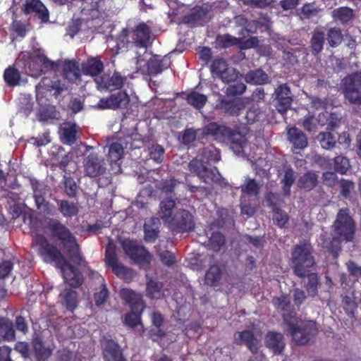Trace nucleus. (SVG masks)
<instances>
[{"label": "nucleus", "mask_w": 361, "mask_h": 361, "mask_svg": "<svg viewBox=\"0 0 361 361\" xmlns=\"http://www.w3.org/2000/svg\"><path fill=\"white\" fill-rule=\"evenodd\" d=\"M105 262L111 268L118 263L115 246L111 243H109L106 248Z\"/></svg>", "instance_id": "obj_54"}, {"label": "nucleus", "mask_w": 361, "mask_h": 361, "mask_svg": "<svg viewBox=\"0 0 361 361\" xmlns=\"http://www.w3.org/2000/svg\"><path fill=\"white\" fill-rule=\"evenodd\" d=\"M225 239L224 235L219 232L213 233L209 238L208 246L214 251H219L224 244Z\"/></svg>", "instance_id": "obj_51"}, {"label": "nucleus", "mask_w": 361, "mask_h": 361, "mask_svg": "<svg viewBox=\"0 0 361 361\" xmlns=\"http://www.w3.org/2000/svg\"><path fill=\"white\" fill-rule=\"evenodd\" d=\"M147 295L152 299H160L164 296L161 283L150 280L147 283Z\"/></svg>", "instance_id": "obj_42"}, {"label": "nucleus", "mask_w": 361, "mask_h": 361, "mask_svg": "<svg viewBox=\"0 0 361 361\" xmlns=\"http://www.w3.org/2000/svg\"><path fill=\"white\" fill-rule=\"evenodd\" d=\"M216 107L229 115L238 116L245 109V102L240 99L229 101L221 99Z\"/></svg>", "instance_id": "obj_22"}, {"label": "nucleus", "mask_w": 361, "mask_h": 361, "mask_svg": "<svg viewBox=\"0 0 361 361\" xmlns=\"http://www.w3.org/2000/svg\"><path fill=\"white\" fill-rule=\"evenodd\" d=\"M122 247L125 253L135 262L142 264L149 263L150 260L149 253L136 242L130 240H124Z\"/></svg>", "instance_id": "obj_10"}, {"label": "nucleus", "mask_w": 361, "mask_h": 361, "mask_svg": "<svg viewBox=\"0 0 361 361\" xmlns=\"http://www.w3.org/2000/svg\"><path fill=\"white\" fill-rule=\"evenodd\" d=\"M260 118V111L258 106H252L250 108L245 116V118L248 123H253L255 121H258Z\"/></svg>", "instance_id": "obj_61"}, {"label": "nucleus", "mask_w": 361, "mask_h": 361, "mask_svg": "<svg viewBox=\"0 0 361 361\" xmlns=\"http://www.w3.org/2000/svg\"><path fill=\"white\" fill-rule=\"evenodd\" d=\"M205 282L207 285L214 287L220 285L227 286L231 283V277L224 273L219 265L213 264L210 266L205 274Z\"/></svg>", "instance_id": "obj_14"}, {"label": "nucleus", "mask_w": 361, "mask_h": 361, "mask_svg": "<svg viewBox=\"0 0 361 361\" xmlns=\"http://www.w3.org/2000/svg\"><path fill=\"white\" fill-rule=\"evenodd\" d=\"M33 347L38 361H46L51 354V349L45 348L40 338H36L34 339Z\"/></svg>", "instance_id": "obj_38"}, {"label": "nucleus", "mask_w": 361, "mask_h": 361, "mask_svg": "<svg viewBox=\"0 0 361 361\" xmlns=\"http://www.w3.org/2000/svg\"><path fill=\"white\" fill-rule=\"evenodd\" d=\"M273 219L279 226L283 227L288 221V216L281 209L274 208Z\"/></svg>", "instance_id": "obj_60"}, {"label": "nucleus", "mask_w": 361, "mask_h": 361, "mask_svg": "<svg viewBox=\"0 0 361 361\" xmlns=\"http://www.w3.org/2000/svg\"><path fill=\"white\" fill-rule=\"evenodd\" d=\"M158 222L159 220L157 219H151L145 222L144 229L145 238L147 241L153 242L157 238L159 233Z\"/></svg>", "instance_id": "obj_37"}, {"label": "nucleus", "mask_w": 361, "mask_h": 361, "mask_svg": "<svg viewBox=\"0 0 361 361\" xmlns=\"http://www.w3.org/2000/svg\"><path fill=\"white\" fill-rule=\"evenodd\" d=\"M332 16L335 20L345 23L353 19L354 12L348 7H340L333 11Z\"/></svg>", "instance_id": "obj_40"}, {"label": "nucleus", "mask_w": 361, "mask_h": 361, "mask_svg": "<svg viewBox=\"0 0 361 361\" xmlns=\"http://www.w3.org/2000/svg\"><path fill=\"white\" fill-rule=\"evenodd\" d=\"M327 40L331 47L338 46L342 41L341 30L337 27L331 28L328 32Z\"/></svg>", "instance_id": "obj_55"}, {"label": "nucleus", "mask_w": 361, "mask_h": 361, "mask_svg": "<svg viewBox=\"0 0 361 361\" xmlns=\"http://www.w3.org/2000/svg\"><path fill=\"white\" fill-rule=\"evenodd\" d=\"M288 140L297 149H304L308 143L303 132L296 128H291L288 130Z\"/></svg>", "instance_id": "obj_28"}, {"label": "nucleus", "mask_w": 361, "mask_h": 361, "mask_svg": "<svg viewBox=\"0 0 361 361\" xmlns=\"http://www.w3.org/2000/svg\"><path fill=\"white\" fill-rule=\"evenodd\" d=\"M114 273L118 277L126 279L128 274H130V269L124 267L121 263H118L115 266L111 267Z\"/></svg>", "instance_id": "obj_63"}, {"label": "nucleus", "mask_w": 361, "mask_h": 361, "mask_svg": "<svg viewBox=\"0 0 361 361\" xmlns=\"http://www.w3.org/2000/svg\"><path fill=\"white\" fill-rule=\"evenodd\" d=\"M61 302L66 308L73 311L77 305L76 293L71 289H67L60 295Z\"/></svg>", "instance_id": "obj_43"}, {"label": "nucleus", "mask_w": 361, "mask_h": 361, "mask_svg": "<svg viewBox=\"0 0 361 361\" xmlns=\"http://www.w3.org/2000/svg\"><path fill=\"white\" fill-rule=\"evenodd\" d=\"M317 179L315 173L308 172L300 178L298 184L300 188L311 190L315 186Z\"/></svg>", "instance_id": "obj_46"}, {"label": "nucleus", "mask_w": 361, "mask_h": 361, "mask_svg": "<svg viewBox=\"0 0 361 361\" xmlns=\"http://www.w3.org/2000/svg\"><path fill=\"white\" fill-rule=\"evenodd\" d=\"M325 30L324 28H317L314 31L311 39V47L314 54L320 52L324 42Z\"/></svg>", "instance_id": "obj_39"}, {"label": "nucleus", "mask_w": 361, "mask_h": 361, "mask_svg": "<svg viewBox=\"0 0 361 361\" xmlns=\"http://www.w3.org/2000/svg\"><path fill=\"white\" fill-rule=\"evenodd\" d=\"M246 130L243 132L232 131L229 128V135L228 136L227 141H229L231 145V147H239L243 149L246 145L247 139L245 137Z\"/></svg>", "instance_id": "obj_36"}, {"label": "nucleus", "mask_w": 361, "mask_h": 361, "mask_svg": "<svg viewBox=\"0 0 361 361\" xmlns=\"http://www.w3.org/2000/svg\"><path fill=\"white\" fill-rule=\"evenodd\" d=\"M213 74L220 78L224 82H231L238 78L240 73L233 68H228L226 61L222 58L214 60L211 66Z\"/></svg>", "instance_id": "obj_11"}, {"label": "nucleus", "mask_w": 361, "mask_h": 361, "mask_svg": "<svg viewBox=\"0 0 361 361\" xmlns=\"http://www.w3.org/2000/svg\"><path fill=\"white\" fill-rule=\"evenodd\" d=\"M175 202L171 198L162 200L159 204L158 215L167 225L176 213Z\"/></svg>", "instance_id": "obj_25"}, {"label": "nucleus", "mask_w": 361, "mask_h": 361, "mask_svg": "<svg viewBox=\"0 0 361 361\" xmlns=\"http://www.w3.org/2000/svg\"><path fill=\"white\" fill-rule=\"evenodd\" d=\"M137 71L149 75H156L168 68L171 65L170 58L166 55L151 56L147 51L140 53L135 59Z\"/></svg>", "instance_id": "obj_6"}, {"label": "nucleus", "mask_w": 361, "mask_h": 361, "mask_svg": "<svg viewBox=\"0 0 361 361\" xmlns=\"http://www.w3.org/2000/svg\"><path fill=\"white\" fill-rule=\"evenodd\" d=\"M56 90L58 93H60L62 88L59 87L58 85L54 82H53L48 78H43L42 81L36 86V97L39 99V94L42 90H47L50 91L51 90Z\"/></svg>", "instance_id": "obj_48"}, {"label": "nucleus", "mask_w": 361, "mask_h": 361, "mask_svg": "<svg viewBox=\"0 0 361 361\" xmlns=\"http://www.w3.org/2000/svg\"><path fill=\"white\" fill-rule=\"evenodd\" d=\"M335 171L341 174H345L350 168L349 160L342 156H338L334 159Z\"/></svg>", "instance_id": "obj_52"}, {"label": "nucleus", "mask_w": 361, "mask_h": 361, "mask_svg": "<svg viewBox=\"0 0 361 361\" xmlns=\"http://www.w3.org/2000/svg\"><path fill=\"white\" fill-rule=\"evenodd\" d=\"M120 295L133 310L132 312L126 314L125 322L128 326L134 327L140 323V313L144 309L142 296L128 288H122L120 291Z\"/></svg>", "instance_id": "obj_7"}, {"label": "nucleus", "mask_w": 361, "mask_h": 361, "mask_svg": "<svg viewBox=\"0 0 361 361\" xmlns=\"http://www.w3.org/2000/svg\"><path fill=\"white\" fill-rule=\"evenodd\" d=\"M164 149L160 145H152L149 148V156L157 163H161L164 159Z\"/></svg>", "instance_id": "obj_57"}, {"label": "nucleus", "mask_w": 361, "mask_h": 361, "mask_svg": "<svg viewBox=\"0 0 361 361\" xmlns=\"http://www.w3.org/2000/svg\"><path fill=\"white\" fill-rule=\"evenodd\" d=\"M340 188L341 195L345 197H348L351 191L354 190L355 184L352 181L343 179L340 182Z\"/></svg>", "instance_id": "obj_62"}, {"label": "nucleus", "mask_w": 361, "mask_h": 361, "mask_svg": "<svg viewBox=\"0 0 361 361\" xmlns=\"http://www.w3.org/2000/svg\"><path fill=\"white\" fill-rule=\"evenodd\" d=\"M128 141L118 140L114 142L109 146V157L111 164H114L119 167V161L122 159L124 153V149L127 147Z\"/></svg>", "instance_id": "obj_23"}, {"label": "nucleus", "mask_w": 361, "mask_h": 361, "mask_svg": "<svg viewBox=\"0 0 361 361\" xmlns=\"http://www.w3.org/2000/svg\"><path fill=\"white\" fill-rule=\"evenodd\" d=\"M59 211L63 216L72 217L78 214V209L75 203L61 200L59 202Z\"/></svg>", "instance_id": "obj_45"}, {"label": "nucleus", "mask_w": 361, "mask_h": 361, "mask_svg": "<svg viewBox=\"0 0 361 361\" xmlns=\"http://www.w3.org/2000/svg\"><path fill=\"white\" fill-rule=\"evenodd\" d=\"M159 257L161 261L167 266H170L175 262V257L171 252H162L159 254Z\"/></svg>", "instance_id": "obj_64"}, {"label": "nucleus", "mask_w": 361, "mask_h": 361, "mask_svg": "<svg viewBox=\"0 0 361 361\" xmlns=\"http://www.w3.org/2000/svg\"><path fill=\"white\" fill-rule=\"evenodd\" d=\"M126 78H123L118 73H115L109 79L105 80L102 78L101 82H97L101 88L105 87L110 90L119 89L123 85Z\"/></svg>", "instance_id": "obj_33"}, {"label": "nucleus", "mask_w": 361, "mask_h": 361, "mask_svg": "<svg viewBox=\"0 0 361 361\" xmlns=\"http://www.w3.org/2000/svg\"><path fill=\"white\" fill-rule=\"evenodd\" d=\"M341 89L350 104H361V71L350 74L342 80Z\"/></svg>", "instance_id": "obj_8"}, {"label": "nucleus", "mask_w": 361, "mask_h": 361, "mask_svg": "<svg viewBox=\"0 0 361 361\" xmlns=\"http://www.w3.org/2000/svg\"><path fill=\"white\" fill-rule=\"evenodd\" d=\"M85 172L90 177H97L104 173L106 164L104 160L97 154H90L85 161Z\"/></svg>", "instance_id": "obj_16"}, {"label": "nucleus", "mask_w": 361, "mask_h": 361, "mask_svg": "<svg viewBox=\"0 0 361 361\" xmlns=\"http://www.w3.org/2000/svg\"><path fill=\"white\" fill-rule=\"evenodd\" d=\"M0 337L7 341H13L15 338L13 323L4 317H0Z\"/></svg>", "instance_id": "obj_35"}, {"label": "nucleus", "mask_w": 361, "mask_h": 361, "mask_svg": "<svg viewBox=\"0 0 361 361\" xmlns=\"http://www.w3.org/2000/svg\"><path fill=\"white\" fill-rule=\"evenodd\" d=\"M25 60V69L26 73L33 77H38L42 73V68L40 63L35 56V50L28 56L27 54H21L18 58V61Z\"/></svg>", "instance_id": "obj_20"}, {"label": "nucleus", "mask_w": 361, "mask_h": 361, "mask_svg": "<svg viewBox=\"0 0 361 361\" xmlns=\"http://www.w3.org/2000/svg\"><path fill=\"white\" fill-rule=\"evenodd\" d=\"M275 106L283 114L290 108L293 102L290 88L286 84L281 85L275 90Z\"/></svg>", "instance_id": "obj_15"}, {"label": "nucleus", "mask_w": 361, "mask_h": 361, "mask_svg": "<svg viewBox=\"0 0 361 361\" xmlns=\"http://www.w3.org/2000/svg\"><path fill=\"white\" fill-rule=\"evenodd\" d=\"M103 354L105 361H123L122 351L114 341L106 342Z\"/></svg>", "instance_id": "obj_26"}, {"label": "nucleus", "mask_w": 361, "mask_h": 361, "mask_svg": "<svg viewBox=\"0 0 361 361\" xmlns=\"http://www.w3.org/2000/svg\"><path fill=\"white\" fill-rule=\"evenodd\" d=\"M133 35L135 46L140 49L137 51V55L140 53L141 54H145L147 52V44L150 39V30L149 27L145 23L138 25L134 31Z\"/></svg>", "instance_id": "obj_18"}, {"label": "nucleus", "mask_w": 361, "mask_h": 361, "mask_svg": "<svg viewBox=\"0 0 361 361\" xmlns=\"http://www.w3.org/2000/svg\"><path fill=\"white\" fill-rule=\"evenodd\" d=\"M262 340V334L253 330H244L234 334V341L238 345H245L253 353H256Z\"/></svg>", "instance_id": "obj_13"}, {"label": "nucleus", "mask_w": 361, "mask_h": 361, "mask_svg": "<svg viewBox=\"0 0 361 361\" xmlns=\"http://www.w3.org/2000/svg\"><path fill=\"white\" fill-rule=\"evenodd\" d=\"M307 283L305 286L308 294L314 297L317 295V287L319 285V277L317 274L307 272Z\"/></svg>", "instance_id": "obj_47"}, {"label": "nucleus", "mask_w": 361, "mask_h": 361, "mask_svg": "<svg viewBox=\"0 0 361 361\" xmlns=\"http://www.w3.org/2000/svg\"><path fill=\"white\" fill-rule=\"evenodd\" d=\"M76 125L71 122H66L61 125L59 135L63 144L71 145L76 140Z\"/></svg>", "instance_id": "obj_24"}, {"label": "nucleus", "mask_w": 361, "mask_h": 361, "mask_svg": "<svg viewBox=\"0 0 361 361\" xmlns=\"http://www.w3.org/2000/svg\"><path fill=\"white\" fill-rule=\"evenodd\" d=\"M245 80L247 83L262 85L269 82V76L261 69L251 71L245 75Z\"/></svg>", "instance_id": "obj_32"}, {"label": "nucleus", "mask_w": 361, "mask_h": 361, "mask_svg": "<svg viewBox=\"0 0 361 361\" xmlns=\"http://www.w3.org/2000/svg\"><path fill=\"white\" fill-rule=\"evenodd\" d=\"M333 228L332 240H329L325 235L322 234L319 238V243L336 257L341 250V242L352 241L354 238L355 225L353 219L349 215L348 209L339 210Z\"/></svg>", "instance_id": "obj_2"}, {"label": "nucleus", "mask_w": 361, "mask_h": 361, "mask_svg": "<svg viewBox=\"0 0 361 361\" xmlns=\"http://www.w3.org/2000/svg\"><path fill=\"white\" fill-rule=\"evenodd\" d=\"M312 252V247L307 241L300 242L295 246L291 252V264L297 276L306 277L307 272H310L311 269L315 265Z\"/></svg>", "instance_id": "obj_4"}, {"label": "nucleus", "mask_w": 361, "mask_h": 361, "mask_svg": "<svg viewBox=\"0 0 361 361\" xmlns=\"http://www.w3.org/2000/svg\"><path fill=\"white\" fill-rule=\"evenodd\" d=\"M4 78L5 82L9 86L14 87L20 85V73L17 69L13 67H8L5 70Z\"/></svg>", "instance_id": "obj_44"}, {"label": "nucleus", "mask_w": 361, "mask_h": 361, "mask_svg": "<svg viewBox=\"0 0 361 361\" xmlns=\"http://www.w3.org/2000/svg\"><path fill=\"white\" fill-rule=\"evenodd\" d=\"M295 176L294 171L290 168H286L285 170L284 177L282 180V182L284 184L283 186V192L286 195H288L290 194V187L295 181Z\"/></svg>", "instance_id": "obj_53"}, {"label": "nucleus", "mask_w": 361, "mask_h": 361, "mask_svg": "<svg viewBox=\"0 0 361 361\" xmlns=\"http://www.w3.org/2000/svg\"><path fill=\"white\" fill-rule=\"evenodd\" d=\"M102 61L96 58L88 59L82 66V73L86 75L96 76L103 70Z\"/></svg>", "instance_id": "obj_29"}, {"label": "nucleus", "mask_w": 361, "mask_h": 361, "mask_svg": "<svg viewBox=\"0 0 361 361\" xmlns=\"http://www.w3.org/2000/svg\"><path fill=\"white\" fill-rule=\"evenodd\" d=\"M32 188L34 192V198L37 208H40L45 202L44 195L48 192V188L44 184L36 180H31Z\"/></svg>", "instance_id": "obj_30"}, {"label": "nucleus", "mask_w": 361, "mask_h": 361, "mask_svg": "<svg viewBox=\"0 0 361 361\" xmlns=\"http://www.w3.org/2000/svg\"><path fill=\"white\" fill-rule=\"evenodd\" d=\"M186 100L188 104L201 109L207 102V97L197 92H191L187 95Z\"/></svg>", "instance_id": "obj_41"}, {"label": "nucleus", "mask_w": 361, "mask_h": 361, "mask_svg": "<svg viewBox=\"0 0 361 361\" xmlns=\"http://www.w3.org/2000/svg\"><path fill=\"white\" fill-rule=\"evenodd\" d=\"M218 42L224 47H228L233 45L240 46L241 39L233 37L231 35H224L218 37Z\"/></svg>", "instance_id": "obj_56"}, {"label": "nucleus", "mask_w": 361, "mask_h": 361, "mask_svg": "<svg viewBox=\"0 0 361 361\" xmlns=\"http://www.w3.org/2000/svg\"><path fill=\"white\" fill-rule=\"evenodd\" d=\"M242 192L248 195H255L258 193L259 188L252 179H248L242 187Z\"/></svg>", "instance_id": "obj_59"}, {"label": "nucleus", "mask_w": 361, "mask_h": 361, "mask_svg": "<svg viewBox=\"0 0 361 361\" xmlns=\"http://www.w3.org/2000/svg\"><path fill=\"white\" fill-rule=\"evenodd\" d=\"M204 133L206 135H211L219 142H227L229 128L224 126L219 125L216 123H210L204 127Z\"/></svg>", "instance_id": "obj_21"}, {"label": "nucleus", "mask_w": 361, "mask_h": 361, "mask_svg": "<svg viewBox=\"0 0 361 361\" xmlns=\"http://www.w3.org/2000/svg\"><path fill=\"white\" fill-rule=\"evenodd\" d=\"M188 167L191 172L195 173L198 178L206 183H216L221 187L228 185V183L221 178L216 168L208 169L200 160L191 161Z\"/></svg>", "instance_id": "obj_9"}, {"label": "nucleus", "mask_w": 361, "mask_h": 361, "mask_svg": "<svg viewBox=\"0 0 361 361\" xmlns=\"http://www.w3.org/2000/svg\"><path fill=\"white\" fill-rule=\"evenodd\" d=\"M322 148L329 149L335 145V138L330 133H320L317 137Z\"/></svg>", "instance_id": "obj_49"}, {"label": "nucleus", "mask_w": 361, "mask_h": 361, "mask_svg": "<svg viewBox=\"0 0 361 361\" xmlns=\"http://www.w3.org/2000/svg\"><path fill=\"white\" fill-rule=\"evenodd\" d=\"M283 320L289 327L293 340L298 345L308 343L317 333L316 324L313 321H298L295 317H290L289 320L285 314Z\"/></svg>", "instance_id": "obj_5"}, {"label": "nucleus", "mask_w": 361, "mask_h": 361, "mask_svg": "<svg viewBox=\"0 0 361 361\" xmlns=\"http://www.w3.org/2000/svg\"><path fill=\"white\" fill-rule=\"evenodd\" d=\"M47 227L52 238L61 244L71 260L74 263L80 264L82 257L76 238L70 229L56 219H50L48 221Z\"/></svg>", "instance_id": "obj_3"}, {"label": "nucleus", "mask_w": 361, "mask_h": 361, "mask_svg": "<svg viewBox=\"0 0 361 361\" xmlns=\"http://www.w3.org/2000/svg\"><path fill=\"white\" fill-rule=\"evenodd\" d=\"M35 240L39 246V253L47 262H55L61 269L65 281L71 286L78 287L82 282V276L64 257L54 245L49 244L42 235H35Z\"/></svg>", "instance_id": "obj_1"}, {"label": "nucleus", "mask_w": 361, "mask_h": 361, "mask_svg": "<svg viewBox=\"0 0 361 361\" xmlns=\"http://www.w3.org/2000/svg\"><path fill=\"white\" fill-rule=\"evenodd\" d=\"M168 226L178 232L189 231L194 228L192 216L189 212L185 209L177 210Z\"/></svg>", "instance_id": "obj_12"}, {"label": "nucleus", "mask_w": 361, "mask_h": 361, "mask_svg": "<svg viewBox=\"0 0 361 361\" xmlns=\"http://www.w3.org/2000/svg\"><path fill=\"white\" fill-rule=\"evenodd\" d=\"M273 304L275 307L280 312L283 317V314L288 316V319H290V317H295V314L290 311V300L289 298L286 295H281L273 299Z\"/></svg>", "instance_id": "obj_34"}, {"label": "nucleus", "mask_w": 361, "mask_h": 361, "mask_svg": "<svg viewBox=\"0 0 361 361\" xmlns=\"http://www.w3.org/2000/svg\"><path fill=\"white\" fill-rule=\"evenodd\" d=\"M25 14H35L43 22L49 20V12L39 0H26L23 8Z\"/></svg>", "instance_id": "obj_19"}, {"label": "nucleus", "mask_w": 361, "mask_h": 361, "mask_svg": "<svg viewBox=\"0 0 361 361\" xmlns=\"http://www.w3.org/2000/svg\"><path fill=\"white\" fill-rule=\"evenodd\" d=\"M265 345L274 353H281L285 345L282 334L269 332L266 336Z\"/></svg>", "instance_id": "obj_27"}, {"label": "nucleus", "mask_w": 361, "mask_h": 361, "mask_svg": "<svg viewBox=\"0 0 361 361\" xmlns=\"http://www.w3.org/2000/svg\"><path fill=\"white\" fill-rule=\"evenodd\" d=\"M202 157L208 161H218L220 159L219 149L213 146L205 147L202 149Z\"/></svg>", "instance_id": "obj_58"}, {"label": "nucleus", "mask_w": 361, "mask_h": 361, "mask_svg": "<svg viewBox=\"0 0 361 361\" xmlns=\"http://www.w3.org/2000/svg\"><path fill=\"white\" fill-rule=\"evenodd\" d=\"M129 101L128 95L124 92H120L109 97L101 99L97 107L100 109L123 108L128 104Z\"/></svg>", "instance_id": "obj_17"}, {"label": "nucleus", "mask_w": 361, "mask_h": 361, "mask_svg": "<svg viewBox=\"0 0 361 361\" xmlns=\"http://www.w3.org/2000/svg\"><path fill=\"white\" fill-rule=\"evenodd\" d=\"M35 56L40 63L42 73L49 70H54L56 68V64L47 59L40 50H35Z\"/></svg>", "instance_id": "obj_50"}, {"label": "nucleus", "mask_w": 361, "mask_h": 361, "mask_svg": "<svg viewBox=\"0 0 361 361\" xmlns=\"http://www.w3.org/2000/svg\"><path fill=\"white\" fill-rule=\"evenodd\" d=\"M81 73L82 69H80L77 62L74 61H65L63 65V74L68 80H77L80 78Z\"/></svg>", "instance_id": "obj_31"}]
</instances>
